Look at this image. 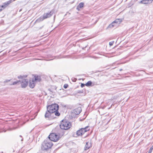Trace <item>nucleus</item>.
Listing matches in <instances>:
<instances>
[{"label":"nucleus","instance_id":"f8f14e48","mask_svg":"<svg viewBox=\"0 0 153 153\" xmlns=\"http://www.w3.org/2000/svg\"><path fill=\"white\" fill-rule=\"evenodd\" d=\"M153 0H143L140 3L143 4H148L152 2Z\"/></svg>","mask_w":153,"mask_h":153},{"label":"nucleus","instance_id":"7ed1b4c3","mask_svg":"<svg viewBox=\"0 0 153 153\" xmlns=\"http://www.w3.org/2000/svg\"><path fill=\"white\" fill-rule=\"evenodd\" d=\"M53 145L51 141L48 140H45L42 144L41 148L43 150H47L51 148Z\"/></svg>","mask_w":153,"mask_h":153},{"label":"nucleus","instance_id":"c756f323","mask_svg":"<svg viewBox=\"0 0 153 153\" xmlns=\"http://www.w3.org/2000/svg\"><path fill=\"white\" fill-rule=\"evenodd\" d=\"M23 139H22V140H21V141H23Z\"/></svg>","mask_w":153,"mask_h":153},{"label":"nucleus","instance_id":"6ab92c4d","mask_svg":"<svg viewBox=\"0 0 153 153\" xmlns=\"http://www.w3.org/2000/svg\"><path fill=\"white\" fill-rule=\"evenodd\" d=\"M19 82H20V81H19V80L17 81H16L10 84L9 85H15L17 84V83H18Z\"/></svg>","mask_w":153,"mask_h":153},{"label":"nucleus","instance_id":"4be33fe9","mask_svg":"<svg viewBox=\"0 0 153 153\" xmlns=\"http://www.w3.org/2000/svg\"><path fill=\"white\" fill-rule=\"evenodd\" d=\"M153 149V145L150 149L148 153H151L152 152V150Z\"/></svg>","mask_w":153,"mask_h":153},{"label":"nucleus","instance_id":"f257e3e1","mask_svg":"<svg viewBox=\"0 0 153 153\" xmlns=\"http://www.w3.org/2000/svg\"><path fill=\"white\" fill-rule=\"evenodd\" d=\"M64 134L63 131L61 130L59 131L58 134L56 133H52L48 136L50 140L54 142H56L58 141Z\"/></svg>","mask_w":153,"mask_h":153},{"label":"nucleus","instance_id":"20e7f679","mask_svg":"<svg viewBox=\"0 0 153 153\" xmlns=\"http://www.w3.org/2000/svg\"><path fill=\"white\" fill-rule=\"evenodd\" d=\"M59 105L56 103L49 105L47 107V110L50 113H54L56 111H58Z\"/></svg>","mask_w":153,"mask_h":153},{"label":"nucleus","instance_id":"9b49d317","mask_svg":"<svg viewBox=\"0 0 153 153\" xmlns=\"http://www.w3.org/2000/svg\"><path fill=\"white\" fill-rule=\"evenodd\" d=\"M81 111V109L80 108H78L74 110L73 113L76 114H79Z\"/></svg>","mask_w":153,"mask_h":153},{"label":"nucleus","instance_id":"5701e85b","mask_svg":"<svg viewBox=\"0 0 153 153\" xmlns=\"http://www.w3.org/2000/svg\"><path fill=\"white\" fill-rule=\"evenodd\" d=\"M68 85L67 84H65L64 85L63 87L65 88H68Z\"/></svg>","mask_w":153,"mask_h":153},{"label":"nucleus","instance_id":"cd10ccee","mask_svg":"<svg viewBox=\"0 0 153 153\" xmlns=\"http://www.w3.org/2000/svg\"><path fill=\"white\" fill-rule=\"evenodd\" d=\"M42 27H43V26H42V27H40V28H39V29H42Z\"/></svg>","mask_w":153,"mask_h":153},{"label":"nucleus","instance_id":"a878e982","mask_svg":"<svg viewBox=\"0 0 153 153\" xmlns=\"http://www.w3.org/2000/svg\"><path fill=\"white\" fill-rule=\"evenodd\" d=\"M83 92V91L82 90L81 91H78V93H82Z\"/></svg>","mask_w":153,"mask_h":153},{"label":"nucleus","instance_id":"4468645a","mask_svg":"<svg viewBox=\"0 0 153 153\" xmlns=\"http://www.w3.org/2000/svg\"><path fill=\"white\" fill-rule=\"evenodd\" d=\"M84 5V3H80L79 5L77 6L76 9L78 10H79V8H82L83 7Z\"/></svg>","mask_w":153,"mask_h":153},{"label":"nucleus","instance_id":"423d86ee","mask_svg":"<svg viewBox=\"0 0 153 153\" xmlns=\"http://www.w3.org/2000/svg\"><path fill=\"white\" fill-rule=\"evenodd\" d=\"M19 79H21V80H19L21 84V86L22 88H25L27 86L28 84V79H23V76H18Z\"/></svg>","mask_w":153,"mask_h":153},{"label":"nucleus","instance_id":"39448f33","mask_svg":"<svg viewBox=\"0 0 153 153\" xmlns=\"http://www.w3.org/2000/svg\"><path fill=\"white\" fill-rule=\"evenodd\" d=\"M54 11L53 10H51L49 12L45 13L43 16H42L38 19V20L39 21H41L43 20L44 19L51 17L53 14Z\"/></svg>","mask_w":153,"mask_h":153},{"label":"nucleus","instance_id":"6e6552de","mask_svg":"<svg viewBox=\"0 0 153 153\" xmlns=\"http://www.w3.org/2000/svg\"><path fill=\"white\" fill-rule=\"evenodd\" d=\"M11 0H10L7 2H6L5 3H4L1 6H0V12L2 10V9H4L6 7H7L9 4L11 2Z\"/></svg>","mask_w":153,"mask_h":153},{"label":"nucleus","instance_id":"aec40b11","mask_svg":"<svg viewBox=\"0 0 153 153\" xmlns=\"http://www.w3.org/2000/svg\"><path fill=\"white\" fill-rule=\"evenodd\" d=\"M54 113L55 115L56 116H58L60 115V113H59L58 111H56Z\"/></svg>","mask_w":153,"mask_h":153},{"label":"nucleus","instance_id":"1a4fd4ad","mask_svg":"<svg viewBox=\"0 0 153 153\" xmlns=\"http://www.w3.org/2000/svg\"><path fill=\"white\" fill-rule=\"evenodd\" d=\"M91 146V141H88L86 142L85 145L84 149L85 150H87Z\"/></svg>","mask_w":153,"mask_h":153},{"label":"nucleus","instance_id":"393cba45","mask_svg":"<svg viewBox=\"0 0 153 153\" xmlns=\"http://www.w3.org/2000/svg\"><path fill=\"white\" fill-rule=\"evenodd\" d=\"M85 85V84H84L81 83V87L82 88L84 87Z\"/></svg>","mask_w":153,"mask_h":153},{"label":"nucleus","instance_id":"2f4dec72","mask_svg":"<svg viewBox=\"0 0 153 153\" xmlns=\"http://www.w3.org/2000/svg\"><path fill=\"white\" fill-rule=\"evenodd\" d=\"M98 72H100V71H98Z\"/></svg>","mask_w":153,"mask_h":153},{"label":"nucleus","instance_id":"9d476101","mask_svg":"<svg viewBox=\"0 0 153 153\" xmlns=\"http://www.w3.org/2000/svg\"><path fill=\"white\" fill-rule=\"evenodd\" d=\"M36 82L34 79L30 80L29 86L30 88H33L35 86Z\"/></svg>","mask_w":153,"mask_h":153},{"label":"nucleus","instance_id":"f03ea898","mask_svg":"<svg viewBox=\"0 0 153 153\" xmlns=\"http://www.w3.org/2000/svg\"><path fill=\"white\" fill-rule=\"evenodd\" d=\"M59 126L62 129L67 130L70 128L71 125L70 122L65 119L61 121Z\"/></svg>","mask_w":153,"mask_h":153},{"label":"nucleus","instance_id":"dca6fc26","mask_svg":"<svg viewBox=\"0 0 153 153\" xmlns=\"http://www.w3.org/2000/svg\"><path fill=\"white\" fill-rule=\"evenodd\" d=\"M122 21V20L121 19H116L114 21V22L115 23H120Z\"/></svg>","mask_w":153,"mask_h":153},{"label":"nucleus","instance_id":"bb28decb","mask_svg":"<svg viewBox=\"0 0 153 153\" xmlns=\"http://www.w3.org/2000/svg\"><path fill=\"white\" fill-rule=\"evenodd\" d=\"M74 80H72L74 82H76V78H74Z\"/></svg>","mask_w":153,"mask_h":153},{"label":"nucleus","instance_id":"b1692460","mask_svg":"<svg viewBox=\"0 0 153 153\" xmlns=\"http://www.w3.org/2000/svg\"><path fill=\"white\" fill-rule=\"evenodd\" d=\"M114 43V41H112L111 42H110L109 43V44L110 46H112L113 45V43Z\"/></svg>","mask_w":153,"mask_h":153},{"label":"nucleus","instance_id":"c85d7f7f","mask_svg":"<svg viewBox=\"0 0 153 153\" xmlns=\"http://www.w3.org/2000/svg\"><path fill=\"white\" fill-rule=\"evenodd\" d=\"M122 70V69H120V71H121Z\"/></svg>","mask_w":153,"mask_h":153},{"label":"nucleus","instance_id":"7c9ffc66","mask_svg":"<svg viewBox=\"0 0 153 153\" xmlns=\"http://www.w3.org/2000/svg\"><path fill=\"white\" fill-rule=\"evenodd\" d=\"M52 59H49V60H51Z\"/></svg>","mask_w":153,"mask_h":153},{"label":"nucleus","instance_id":"ddd939ff","mask_svg":"<svg viewBox=\"0 0 153 153\" xmlns=\"http://www.w3.org/2000/svg\"><path fill=\"white\" fill-rule=\"evenodd\" d=\"M34 80L35 82H39L41 80V77L40 76H34Z\"/></svg>","mask_w":153,"mask_h":153},{"label":"nucleus","instance_id":"f3484780","mask_svg":"<svg viewBox=\"0 0 153 153\" xmlns=\"http://www.w3.org/2000/svg\"><path fill=\"white\" fill-rule=\"evenodd\" d=\"M114 22H113L111 24H110L108 26V28H112L115 26V25H114Z\"/></svg>","mask_w":153,"mask_h":153},{"label":"nucleus","instance_id":"473e14b6","mask_svg":"<svg viewBox=\"0 0 153 153\" xmlns=\"http://www.w3.org/2000/svg\"><path fill=\"white\" fill-rule=\"evenodd\" d=\"M20 137H22V136H21V135H20Z\"/></svg>","mask_w":153,"mask_h":153},{"label":"nucleus","instance_id":"2eb2a0df","mask_svg":"<svg viewBox=\"0 0 153 153\" xmlns=\"http://www.w3.org/2000/svg\"><path fill=\"white\" fill-rule=\"evenodd\" d=\"M53 114L52 113H50L49 112H48V110L46 112V113L45 114V118L48 117L49 118L51 114Z\"/></svg>","mask_w":153,"mask_h":153},{"label":"nucleus","instance_id":"0eeeda50","mask_svg":"<svg viewBox=\"0 0 153 153\" xmlns=\"http://www.w3.org/2000/svg\"><path fill=\"white\" fill-rule=\"evenodd\" d=\"M88 126L85 127V128H82L78 130L76 132V134L77 136H81L85 132L89 131V129Z\"/></svg>","mask_w":153,"mask_h":153},{"label":"nucleus","instance_id":"412c9836","mask_svg":"<svg viewBox=\"0 0 153 153\" xmlns=\"http://www.w3.org/2000/svg\"><path fill=\"white\" fill-rule=\"evenodd\" d=\"M11 80H6L5 81H4L3 83L4 84L3 85H4L6 83L8 82H10V81Z\"/></svg>","mask_w":153,"mask_h":153},{"label":"nucleus","instance_id":"a211bd4d","mask_svg":"<svg viewBox=\"0 0 153 153\" xmlns=\"http://www.w3.org/2000/svg\"><path fill=\"white\" fill-rule=\"evenodd\" d=\"M91 84H92V82L91 81H89L88 82H87L85 84V85L86 86H91Z\"/></svg>","mask_w":153,"mask_h":153}]
</instances>
